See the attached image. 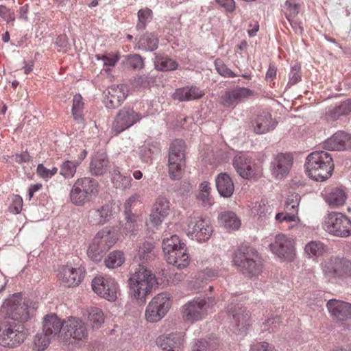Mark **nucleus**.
<instances>
[{"instance_id":"1","label":"nucleus","mask_w":351,"mask_h":351,"mask_svg":"<svg viewBox=\"0 0 351 351\" xmlns=\"http://www.w3.org/2000/svg\"><path fill=\"white\" fill-rule=\"evenodd\" d=\"M157 285L155 275L141 264L133 267L128 279L129 295L139 304L146 302L147 296Z\"/></svg>"},{"instance_id":"2","label":"nucleus","mask_w":351,"mask_h":351,"mask_svg":"<svg viewBox=\"0 0 351 351\" xmlns=\"http://www.w3.org/2000/svg\"><path fill=\"white\" fill-rule=\"evenodd\" d=\"M305 168L310 178L322 182L332 176L334 169L333 160L329 153L325 151H315L307 156Z\"/></svg>"},{"instance_id":"3","label":"nucleus","mask_w":351,"mask_h":351,"mask_svg":"<svg viewBox=\"0 0 351 351\" xmlns=\"http://www.w3.org/2000/svg\"><path fill=\"white\" fill-rule=\"evenodd\" d=\"M232 261L248 277L257 276L262 271V264L258 261V254L252 247H240L235 252Z\"/></svg>"},{"instance_id":"4","label":"nucleus","mask_w":351,"mask_h":351,"mask_svg":"<svg viewBox=\"0 0 351 351\" xmlns=\"http://www.w3.org/2000/svg\"><path fill=\"white\" fill-rule=\"evenodd\" d=\"M27 337L25 327L12 319L0 320V345L14 348L22 344Z\"/></svg>"},{"instance_id":"5","label":"nucleus","mask_w":351,"mask_h":351,"mask_svg":"<svg viewBox=\"0 0 351 351\" xmlns=\"http://www.w3.org/2000/svg\"><path fill=\"white\" fill-rule=\"evenodd\" d=\"M98 192L99 183L95 179L90 177L78 178L70 191V199L73 204L82 206L97 196Z\"/></svg>"},{"instance_id":"6","label":"nucleus","mask_w":351,"mask_h":351,"mask_svg":"<svg viewBox=\"0 0 351 351\" xmlns=\"http://www.w3.org/2000/svg\"><path fill=\"white\" fill-rule=\"evenodd\" d=\"M117 232L109 228L99 231L88 249V256L95 262L100 261L103 254L117 242Z\"/></svg>"},{"instance_id":"7","label":"nucleus","mask_w":351,"mask_h":351,"mask_svg":"<svg viewBox=\"0 0 351 351\" xmlns=\"http://www.w3.org/2000/svg\"><path fill=\"white\" fill-rule=\"evenodd\" d=\"M216 303L217 300L214 297L195 298L182 306V317L191 323L202 320Z\"/></svg>"},{"instance_id":"8","label":"nucleus","mask_w":351,"mask_h":351,"mask_svg":"<svg viewBox=\"0 0 351 351\" xmlns=\"http://www.w3.org/2000/svg\"><path fill=\"white\" fill-rule=\"evenodd\" d=\"M185 167V143L176 139L170 145L168 158V173L173 180H180Z\"/></svg>"},{"instance_id":"9","label":"nucleus","mask_w":351,"mask_h":351,"mask_svg":"<svg viewBox=\"0 0 351 351\" xmlns=\"http://www.w3.org/2000/svg\"><path fill=\"white\" fill-rule=\"evenodd\" d=\"M29 304V300L22 302L21 293L14 294L2 305L1 311L6 315L4 319H12L19 323L27 322L31 313Z\"/></svg>"},{"instance_id":"10","label":"nucleus","mask_w":351,"mask_h":351,"mask_svg":"<svg viewBox=\"0 0 351 351\" xmlns=\"http://www.w3.org/2000/svg\"><path fill=\"white\" fill-rule=\"evenodd\" d=\"M323 228L334 236L348 237L351 234V220L341 213L330 212L324 217Z\"/></svg>"},{"instance_id":"11","label":"nucleus","mask_w":351,"mask_h":351,"mask_svg":"<svg viewBox=\"0 0 351 351\" xmlns=\"http://www.w3.org/2000/svg\"><path fill=\"white\" fill-rule=\"evenodd\" d=\"M171 305L169 293L163 292L156 295L152 299L146 308V319L152 323L160 321L167 313Z\"/></svg>"},{"instance_id":"12","label":"nucleus","mask_w":351,"mask_h":351,"mask_svg":"<svg viewBox=\"0 0 351 351\" xmlns=\"http://www.w3.org/2000/svg\"><path fill=\"white\" fill-rule=\"evenodd\" d=\"M322 269L328 278H341L351 276V262L336 256H330L322 262Z\"/></svg>"},{"instance_id":"13","label":"nucleus","mask_w":351,"mask_h":351,"mask_svg":"<svg viewBox=\"0 0 351 351\" xmlns=\"http://www.w3.org/2000/svg\"><path fill=\"white\" fill-rule=\"evenodd\" d=\"M213 228L210 222L206 218L193 215L189 217L187 223V234L198 242H205L211 237Z\"/></svg>"},{"instance_id":"14","label":"nucleus","mask_w":351,"mask_h":351,"mask_svg":"<svg viewBox=\"0 0 351 351\" xmlns=\"http://www.w3.org/2000/svg\"><path fill=\"white\" fill-rule=\"evenodd\" d=\"M295 241L284 234L276 235L274 242L269 247L271 252L279 258L291 262L295 256Z\"/></svg>"},{"instance_id":"15","label":"nucleus","mask_w":351,"mask_h":351,"mask_svg":"<svg viewBox=\"0 0 351 351\" xmlns=\"http://www.w3.org/2000/svg\"><path fill=\"white\" fill-rule=\"evenodd\" d=\"M64 339L71 343H79L88 337L85 323L80 318L69 317L64 319L63 328Z\"/></svg>"},{"instance_id":"16","label":"nucleus","mask_w":351,"mask_h":351,"mask_svg":"<svg viewBox=\"0 0 351 351\" xmlns=\"http://www.w3.org/2000/svg\"><path fill=\"white\" fill-rule=\"evenodd\" d=\"M143 118L142 114L133 108L124 107L116 115L112 125V131L117 135L132 127Z\"/></svg>"},{"instance_id":"17","label":"nucleus","mask_w":351,"mask_h":351,"mask_svg":"<svg viewBox=\"0 0 351 351\" xmlns=\"http://www.w3.org/2000/svg\"><path fill=\"white\" fill-rule=\"evenodd\" d=\"M228 312L232 316L234 332L245 335L250 326V315L249 311L239 304H231L228 306Z\"/></svg>"},{"instance_id":"18","label":"nucleus","mask_w":351,"mask_h":351,"mask_svg":"<svg viewBox=\"0 0 351 351\" xmlns=\"http://www.w3.org/2000/svg\"><path fill=\"white\" fill-rule=\"evenodd\" d=\"M94 292L109 301L117 298L118 285L114 279L110 277L96 276L92 280Z\"/></svg>"},{"instance_id":"19","label":"nucleus","mask_w":351,"mask_h":351,"mask_svg":"<svg viewBox=\"0 0 351 351\" xmlns=\"http://www.w3.org/2000/svg\"><path fill=\"white\" fill-rule=\"evenodd\" d=\"M255 92L247 88L236 86L225 92L221 97L222 105L226 108H234L239 103L254 96Z\"/></svg>"},{"instance_id":"20","label":"nucleus","mask_w":351,"mask_h":351,"mask_svg":"<svg viewBox=\"0 0 351 351\" xmlns=\"http://www.w3.org/2000/svg\"><path fill=\"white\" fill-rule=\"evenodd\" d=\"M232 165L237 173L244 179H251L256 174V164L247 154L235 156Z\"/></svg>"},{"instance_id":"21","label":"nucleus","mask_w":351,"mask_h":351,"mask_svg":"<svg viewBox=\"0 0 351 351\" xmlns=\"http://www.w3.org/2000/svg\"><path fill=\"white\" fill-rule=\"evenodd\" d=\"M128 89L125 85L112 86L107 88L104 103L110 109H114L121 106L128 96Z\"/></svg>"},{"instance_id":"22","label":"nucleus","mask_w":351,"mask_h":351,"mask_svg":"<svg viewBox=\"0 0 351 351\" xmlns=\"http://www.w3.org/2000/svg\"><path fill=\"white\" fill-rule=\"evenodd\" d=\"M293 163L290 154H278L271 162V172L277 179L285 178L289 173Z\"/></svg>"},{"instance_id":"23","label":"nucleus","mask_w":351,"mask_h":351,"mask_svg":"<svg viewBox=\"0 0 351 351\" xmlns=\"http://www.w3.org/2000/svg\"><path fill=\"white\" fill-rule=\"evenodd\" d=\"M324 147L329 150L343 151L351 149V134L339 130L324 142Z\"/></svg>"},{"instance_id":"24","label":"nucleus","mask_w":351,"mask_h":351,"mask_svg":"<svg viewBox=\"0 0 351 351\" xmlns=\"http://www.w3.org/2000/svg\"><path fill=\"white\" fill-rule=\"evenodd\" d=\"M84 271L83 269L72 268L68 266H63L58 273L59 279L62 284L66 287L77 286L84 278Z\"/></svg>"},{"instance_id":"25","label":"nucleus","mask_w":351,"mask_h":351,"mask_svg":"<svg viewBox=\"0 0 351 351\" xmlns=\"http://www.w3.org/2000/svg\"><path fill=\"white\" fill-rule=\"evenodd\" d=\"M326 306L331 316L337 320L345 321L351 318V304L350 303L331 299L327 302Z\"/></svg>"},{"instance_id":"26","label":"nucleus","mask_w":351,"mask_h":351,"mask_svg":"<svg viewBox=\"0 0 351 351\" xmlns=\"http://www.w3.org/2000/svg\"><path fill=\"white\" fill-rule=\"evenodd\" d=\"M184 339L182 332L171 333L167 336H160L157 340V345L164 351L178 350L184 344Z\"/></svg>"},{"instance_id":"27","label":"nucleus","mask_w":351,"mask_h":351,"mask_svg":"<svg viewBox=\"0 0 351 351\" xmlns=\"http://www.w3.org/2000/svg\"><path fill=\"white\" fill-rule=\"evenodd\" d=\"M64 324V320L62 321L56 314H48L43 318V332L53 339L63 330Z\"/></svg>"},{"instance_id":"28","label":"nucleus","mask_w":351,"mask_h":351,"mask_svg":"<svg viewBox=\"0 0 351 351\" xmlns=\"http://www.w3.org/2000/svg\"><path fill=\"white\" fill-rule=\"evenodd\" d=\"M182 245H186L181 242L177 235H172L170 237L163 239L162 247L168 263L177 262L176 260V254L180 253L179 248Z\"/></svg>"},{"instance_id":"29","label":"nucleus","mask_w":351,"mask_h":351,"mask_svg":"<svg viewBox=\"0 0 351 351\" xmlns=\"http://www.w3.org/2000/svg\"><path fill=\"white\" fill-rule=\"evenodd\" d=\"M277 125L269 113L263 112L252 121V127L257 134H262L274 130Z\"/></svg>"},{"instance_id":"30","label":"nucleus","mask_w":351,"mask_h":351,"mask_svg":"<svg viewBox=\"0 0 351 351\" xmlns=\"http://www.w3.org/2000/svg\"><path fill=\"white\" fill-rule=\"evenodd\" d=\"M112 207L106 204L99 208L92 209L88 213V221L93 225H101L109 221L112 215Z\"/></svg>"},{"instance_id":"31","label":"nucleus","mask_w":351,"mask_h":351,"mask_svg":"<svg viewBox=\"0 0 351 351\" xmlns=\"http://www.w3.org/2000/svg\"><path fill=\"white\" fill-rule=\"evenodd\" d=\"M204 95L203 90L196 86H186L176 90L173 97L180 101H187L200 99Z\"/></svg>"},{"instance_id":"32","label":"nucleus","mask_w":351,"mask_h":351,"mask_svg":"<svg viewBox=\"0 0 351 351\" xmlns=\"http://www.w3.org/2000/svg\"><path fill=\"white\" fill-rule=\"evenodd\" d=\"M216 187L219 195L230 197L234 191V183L230 176L226 173H219L215 179Z\"/></svg>"},{"instance_id":"33","label":"nucleus","mask_w":351,"mask_h":351,"mask_svg":"<svg viewBox=\"0 0 351 351\" xmlns=\"http://www.w3.org/2000/svg\"><path fill=\"white\" fill-rule=\"evenodd\" d=\"M300 195L298 193L290 194L285 202L286 215L284 216L283 220L287 221H295L298 217V206L300 202Z\"/></svg>"},{"instance_id":"34","label":"nucleus","mask_w":351,"mask_h":351,"mask_svg":"<svg viewBox=\"0 0 351 351\" xmlns=\"http://www.w3.org/2000/svg\"><path fill=\"white\" fill-rule=\"evenodd\" d=\"M109 163L106 154L97 153L93 156L90 163V171L94 176H102L108 171Z\"/></svg>"},{"instance_id":"35","label":"nucleus","mask_w":351,"mask_h":351,"mask_svg":"<svg viewBox=\"0 0 351 351\" xmlns=\"http://www.w3.org/2000/svg\"><path fill=\"white\" fill-rule=\"evenodd\" d=\"M347 196L343 189L338 187L332 188L326 192L324 199L331 208H338L343 206Z\"/></svg>"},{"instance_id":"36","label":"nucleus","mask_w":351,"mask_h":351,"mask_svg":"<svg viewBox=\"0 0 351 351\" xmlns=\"http://www.w3.org/2000/svg\"><path fill=\"white\" fill-rule=\"evenodd\" d=\"M328 251V247L320 241H311L306 244L304 253L309 258H316L323 256Z\"/></svg>"},{"instance_id":"37","label":"nucleus","mask_w":351,"mask_h":351,"mask_svg":"<svg viewBox=\"0 0 351 351\" xmlns=\"http://www.w3.org/2000/svg\"><path fill=\"white\" fill-rule=\"evenodd\" d=\"M219 223L228 230H235L241 226L240 219L237 215L232 211H225L219 215Z\"/></svg>"},{"instance_id":"38","label":"nucleus","mask_w":351,"mask_h":351,"mask_svg":"<svg viewBox=\"0 0 351 351\" xmlns=\"http://www.w3.org/2000/svg\"><path fill=\"white\" fill-rule=\"evenodd\" d=\"M219 271L216 269L206 268L202 271H199L195 276V282L197 285H194V290L199 291L202 288V284L208 280H212L218 277Z\"/></svg>"},{"instance_id":"39","label":"nucleus","mask_w":351,"mask_h":351,"mask_svg":"<svg viewBox=\"0 0 351 351\" xmlns=\"http://www.w3.org/2000/svg\"><path fill=\"white\" fill-rule=\"evenodd\" d=\"M136 45L139 49L153 51L158 48V39L152 33H145L138 40Z\"/></svg>"},{"instance_id":"40","label":"nucleus","mask_w":351,"mask_h":351,"mask_svg":"<svg viewBox=\"0 0 351 351\" xmlns=\"http://www.w3.org/2000/svg\"><path fill=\"white\" fill-rule=\"evenodd\" d=\"M112 182L117 189H126L132 186V178L130 176L122 175L118 168L113 170Z\"/></svg>"},{"instance_id":"41","label":"nucleus","mask_w":351,"mask_h":351,"mask_svg":"<svg viewBox=\"0 0 351 351\" xmlns=\"http://www.w3.org/2000/svg\"><path fill=\"white\" fill-rule=\"evenodd\" d=\"M351 112V99H346L328 111V116L337 119L341 116L348 115Z\"/></svg>"},{"instance_id":"42","label":"nucleus","mask_w":351,"mask_h":351,"mask_svg":"<svg viewBox=\"0 0 351 351\" xmlns=\"http://www.w3.org/2000/svg\"><path fill=\"white\" fill-rule=\"evenodd\" d=\"M80 165L79 160H65L60 166V174L65 179H71L74 177L77 167Z\"/></svg>"},{"instance_id":"43","label":"nucleus","mask_w":351,"mask_h":351,"mask_svg":"<svg viewBox=\"0 0 351 351\" xmlns=\"http://www.w3.org/2000/svg\"><path fill=\"white\" fill-rule=\"evenodd\" d=\"M155 66L158 70L168 71L176 69L178 64L168 56L157 55L156 56Z\"/></svg>"},{"instance_id":"44","label":"nucleus","mask_w":351,"mask_h":351,"mask_svg":"<svg viewBox=\"0 0 351 351\" xmlns=\"http://www.w3.org/2000/svg\"><path fill=\"white\" fill-rule=\"evenodd\" d=\"M83 109H84V102L83 98L80 94H76L73 97V106H72V115L73 119L77 123H83L84 122V114H83Z\"/></svg>"},{"instance_id":"45","label":"nucleus","mask_w":351,"mask_h":351,"mask_svg":"<svg viewBox=\"0 0 351 351\" xmlns=\"http://www.w3.org/2000/svg\"><path fill=\"white\" fill-rule=\"evenodd\" d=\"M158 152L157 143H145L139 149V157L144 162L152 160V155Z\"/></svg>"},{"instance_id":"46","label":"nucleus","mask_w":351,"mask_h":351,"mask_svg":"<svg viewBox=\"0 0 351 351\" xmlns=\"http://www.w3.org/2000/svg\"><path fill=\"white\" fill-rule=\"evenodd\" d=\"M217 344V340L213 339L197 340L193 344L191 351H215Z\"/></svg>"},{"instance_id":"47","label":"nucleus","mask_w":351,"mask_h":351,"mask_svg":"<svg viewBox=\"0 0 351 351\" xmlns=\"http://www.w3.org/2000/svg\"><path fill=\"white\" fill-rule=\"evenodd\" d=\"M125 262V256L121 251H113L110 252L105 259V265L111 269L119 267Z\"/></svg>"},{"instance_id":"48","label":"nucleus","mask_w":351,"mask_h":351,"mask_svg":"<svg viewBox=\"0 0 351 351\" xmlns=\"http://www.w3.org/2000/svg\"><path fill=\"white\" fill-rule=\"evenodd\" d=\"M138 22L136 25L137 30H143L153 18L152 10L148 8H142L138 12Z\"/></svg>"},{"instance_id":"49","label":"nucleus","mask_w":351,"mask_h":351,"mask_svg":"<svg viewBox=\"0 0 351 351\" xmlns=\"http://www.w3.org/2000/svg\"><path fill=\"white\" fill-rule=\"evenodd\" d=\"M272 210L273 208L271 205L269 204L268 202L265 199L255 202L252 208V213L253 214L261 217H265L267 215H270L272 213Z\"/></svg>"},{"instance_id":"50","label":"nucleus","mask_w":351,"mask_h":351,"mask_svg":"<svg viewBox=\"0 0 351 351\" xmlns=\"http://www.w3.org/2000/svg\"><path fill=\"white\" fill-rule=\"evenodd\" d=\"M88 318L93 328H98L104 322V313L99 308H92Z\"/></svg>"},{"instance_id":"51","label":"nucleus","mask_w":351,"mask_h":351,"mask_svg":"<svg viewBox=\"0 0 351 351\" xmlns=\"http://www.w3.org/2000/svg\"><path fill=\"white\" fill-rule=\"evenodd\" d=\"M179 252L180 253L176 254V263H171L173 266H176L178 269H182L186 267L189 264V255L186 253V245L180 247Z\"/></svg>"},{"instance_id":"52","label":"nucleus","mask_w":351,"mask_h":351,"mask_svg":"<svg viewBox=\"0 0 351 351\" xmlns=\"http://www.w3.org/2000/svg\"><path fill=\"white\" fill-rule=\"evenodd\" d=\"M300 12V4L297 0H287L285 3V16L287 19L297 18Z\"/></svg>"},{"instance_id":"53","label":"nucleus","mask_w":351,"mask_h":351,"mask_svg":"<svg viewBox=\"0 0 351 351\" xmlns=\"http://www.w3.org/2000/svg\"><path fill=\"white\" fill-rule=\"evenodd\" d=\"M138 256L141 260L145 261L152 259L154 256L153 253V245L149 242H144L139 247Z\"/></svg>"},{"instance_id":"54","label":"nucleus","mask_w":351,"mask_h":351,"mask_svg":"<svg viewBox=\"0 0 351 351\" xmlns=\"http://www.w3.org/2000/svg\"><path fill=\"white\" fill-rule=\"evenodd\" d=\"M153 210L161 213L162 216H167L169 211V202L165 197H158L154 205Z\"/></svg>"},{"instance_id":"55","label":"nucleus","mask_w":351,"mask_h":351,"mask_svg":"<svg viewBox=\"0 0 351 351\" xmlns=\"http://www.w3.org/2000/svg\"><path fill=\"white\" fill-rule=\"evenodd\" d=\"M215 66L217 73L224 77H234L237 76V75L228 68L223 61L219 58L215 60Z\"/></svg>"},{"instance_id":"56","label":"nucleus","mask_w":351,"mask_h":351,"mask_svg":"<svg viewBox=\"0 0 351 351\" xmlns=\"http://www.w3.org/2000/svg\"><path fill=\"white\" fill-rule=\"evenodd\" d=\"M282 323L281 318L279 316H274L268 317L263 324V330H268L270 332H275Z\"/></svg>"},{"instance_id":"57","label":"nucleus","mask_w":351,"mask_h":351,"mask_svg":"<svg viewBox=\"0 0 351 351\" xmlns=\"http://www.w3.org/2000/svg\"><path fill=\"white\" fill-rule=\"evenodd\" d=\"M52 339L43 332L37 334L34 337V345L38 351L43 350L48 347Z\"/></svg>"},{"instance_id":"58","label":"nucleus","mask_w":351,"mask_h":351,"mask_svg":"<svg viewBox=\"0 0 351 351\" xmlns=\"http://www.w3.org/2000/svg\"><path fill=\"white\" fill-rule=\"evenodd\" d=\"M301 67L299 64H294L290 71L289 75V82L287 84V86H293L298 82H299L301 80Z\"/></svg>"},{"instance_id":"59","label":"nucleus","mask_w":351,"mask_h":351,"mask_svg":"<svg viewBox=\"0 0 351 351\" xmlns=\"http://www.w3.org/2000/svg\"><path fill=\"white\" fill-rule=\"evenodd\" d=\"M57 172V167H53L51 169H49L46 168L43 164H39L36 169V173L38 176L46 180L52 178Z\"/></svg>"},{"instance_id":"60","label":"nucleus","mask_w":351,"mask_h":351,"mask_svg":"<svg viewBox=\"0 0 351 351\" xmlns=\"http://www.w3.org/2000/svg\"><path fill=\"white\" fill-rule=\"evenodd\" d=\"M127 64L134 69H141L144 66L143 58L138 54L128 56L127 58Z\"/></svg>"},{"instance_id":"61","label":"nucleus","mask_w":351,"mask_h":351,"mask_svg":"<svg viewBox=\"0 0 351 351\" xmlns=\"http://www.w3.org/2000/svg\"><path fill=\"white\" fill-rule=\"evenodd\" d=\"M0 16L7 22L13 23L15 21V14L10 8L3 5H0Z\"/></svg>"},{"instance_id":"62","label":"nucleus","mask_w":351,"mask_h":351,"mask_svg":"<svg viewBox=\"0 0 351 351\" xmlns=\"http://www.w3.org/2000/svg\"><path fill=\"white\" fill-rule=\"evenodd\" d=\"M136 217L134 215H130L129 217L125 216L126 222L124 226V230L127 233H133L138 229L136 224Z\"/></svg>"},{"instance_id":"63","label":"nucleus","mask_w":351,"mask_h":351,"mask_svg":"<svg viewBox=\"0 0 351 351\" xmlns=\"http://www.w3.org/2000/svg\"><path fill=\"white\" fill-rule=\"evenodd\" d=\"M23 206V199L19 195H14L12 197V203L9 207V210L14 214L21 213Z\"/></svg>"},{"instance_id":"64","label":"nucleus","mask_w":351,"mask_h":351,"mask_svg":"<svg viewBox=\"0 0 351 351\" xmlns=\"http://www.w3.org/2000/svg\"><path fill=\"white\" fill-rule=\"evenodd\" d=\"M197 199L204 207H209L213 204L210 193H199Z\"/></svg>"}]
</instances>
